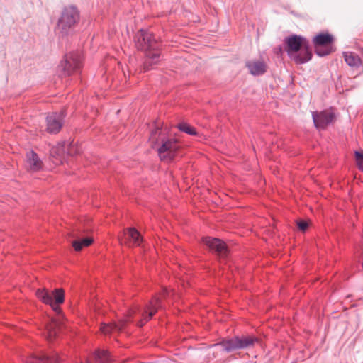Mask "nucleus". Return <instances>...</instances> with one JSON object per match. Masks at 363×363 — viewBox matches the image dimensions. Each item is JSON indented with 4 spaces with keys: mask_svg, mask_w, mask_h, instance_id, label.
Segmentation results:
<instances>
[{
    "mask_svg": "<svg viewBox=\"0 0 363 363\" xmlns=\"http://www.w3.org/2000/svg\"><path fill=\"white\" fill-rule=\"evenodd\" d=\"M79 67L80 61L75 55L67 56L65 62L61 64L64 76L70 75L73 72L79 69Z\"/></svg>",
    "mask_w": 363,
    "mask_h": 363,
    "instance_id": "obj_12",
    "label": "nucleus"
},
{
    "mask_svg": "<svg viewBox=\"0 0 363 363\" xmlns=\"http://www.w3.org/2000/svg\"><path fill=\"white\" fill-rule=\"evenodd\" d=\"M355 158L359 167L363 170V150L355 152Z\"/></svg>",
    "mask_w": 363,
    "mask_h": 363,
    "instance_id": "obj_23",
    "label": "nucleus"
},
{
    "mask_svg": "<svg viewBox=\"0 0 363 363\" xmlns=\"http://www.w3.org/2000/svg\"><path fill=\"white\" fill-rule=\"evenodd\" d=\"M161 308V303L160 298L155 296L149 303L146 306L143 312L142 313L143 319H141L137 325L139 327L143 326L146 322L151 319V318L157 313V310Z\"/></svg>",
    "mask_w": 363,
    "mask_h": 363,
    "instance_id": "obj_10",
    "label": "nucleus"
},
{
    "mask_svg": "<svg viewBox=\"0 0 363 363\" xmlns=\"http://www.w3.org/2000/svg\"><path fill=\"white\" fill-rule=\"evenodd\" d=\"M203 241L211 251L216 252L219 257H224L227 255L228 252V247L225 242L221 240L213 238H203Z\"/></svg>",
    "mask_w": 363,
    "mask_h": 363,
    "instance_id": "obj_11",
    "label": "nucleus"
},
{
    "mask_svg": "<svg viewBox=\"0 0 363 363\" xmlns=\"http://www.w3.org/2000/svg\"><path fill=\"white\" fill-rule=\"evenodd\" d=\"M79 19V13L73 6H65L58 18L56 29L62 34H67Z\"/></svg>",
    "mask_w": 363,
    "mask_h": 363,
    "instance_id": "obj_4",
    "label": "nucleus"
},
{
    "mask_svg": "<svg viewBox=\"0 0 363 363\" xmlns=\"http://www.w3.org/2000/svg\"><path fill=\"white\" fill-rule=\"evenodd\" d=\"M156 44L152 33L143 30H140L138 33L136 45L139 49L147 52V60L145 64V69H149L147 67L148 65L155 64L158 62L160 52L157 50Z\"/></svg>",
    "mask_w": 363,
    "mask_h": 363,
    "instance_id": "obj_3",
    "label": "nucleus"
},
{
    "mask_svg": "<svg viewBox=\"0 0 363 363\" xmlns=\"http://www.w3.org/2000/svg\"><path fill=\"white\" fill-rule=\"evenodd\" d=\"M130 242H132L134 245H140L143 238L140 233L134 228L127 229Z\"/></svg>",
    "mask_w": 363,
    "mask_h": 363,
    "instance_id": "obj_19",
    "label": "nucleus"
},
{
    "mask_svg": "<svg viewBox=\"0 0 363 363\" xmlns=\"http://www.w3.org/2000/svg\"><path fill=\"white\" fill-rule=\"evenodd\" d=\"M50 154L55 158L54 162L56 164H62L65 154V145L59 144L57 146L52 147Z\"/></svg>",
    "mask_w": 363,
    "mask_h": 363,
    "instance_id": "obj_17",
    "label": "nucleus"
},
{
    "mask_svg": "<svg viewBox=\"0 0 363 363\" xmlns=\"http://www.w3.org/2000/svg\"><path fill=\"white\" fill-rule=\"evenodd\" d=\"M250 72L253 75H260L267 71V65L263 60H252L247 63Z\"/></svg>",
    "mask_w": 363,
    "mask_h": 363,
    "instance_id": "obj_15",
    "label": "nucleus"
},
{
    "mask_svg": "<svg viewBox=\"0 0 363 363\" xmlns=\"http://www.w3.org/2000/svg\"><path fill=\"white\" fill-rule=\"evenodd\" d=\"M312 116L314 125L318 129H325L335 120V115L332 110L313 112Z\"/></svg>",
    "mask_w": 363,
    "mask_h": 363,
    "instance_id": "obj_8",
    "label": "nucleus"
},
{
    "mask_svg": "<svg viewBox=\"0 0 363 363\" xmlns=\"http://www.w3.org/2000/svg\"><path fill=\"white\" fill-rule=\"evenodd\" d=\"M178 128L181 131H183L187 134H189L191 135H196L197 134L195 128L188 123H180V124H179Z\"/></svg>",
    "mask_w": 363,
    "mask_h": 363,
    "instance_id": "obj_22",
    "label": "nucleus"
},
{
    "mask_svg": "<svg viewBox=\"0 0 363 363\" xmlns=\"http://www.w3.org/2000/svg\"><path fill=\"white\" fill-rule=\"evenodd\" d=\"M65 116L64 112L48 114L46 118V130L49 133H57L62 128Z\"/></svg>",
    "mask_w": 363,
    "mask_h": 363,
    "instance_id": "obj_9",
    "label": "nucleus"
},
{
    "mask_svg": "<svg viewBox=\"0 0 363 363\" xmlns=\"http://www.w3.org/2000/svg\"><path fill=\"white\" fill-rule=\"evenodd\" d=\"M345 60L350 67H358L362 65V61L357 55L353 52H345Z\"/></svg>",
    "mask_w": 363,
    "mask_h": 363,
    "instance_id": "obj_18",
    "label": "nucleus"
},
{
    "mask_svg": "<svg viewBox=\"0 0 363 363\" xmlns=\"http://www.w3.org/2000/svg\"><path fill=\"white\" fill-rule=\"evenodd\" d=\"M94 359L96 363H110L111 362L108 352L104 350H98L94 354Z\"/></svg>",
    "mask_w": 363,
    "mask_h": 363,
    "instance_id": "obj_21",
    "label": "nucleus"
},
{
    "mask_svg": "<svg viewBox=\"0 0 363 363\" xmlns=\"http://www.w3.org/2000/svg\"><path fill=\"white\" fill-rule=\"evenodd\" d=\"M43 163L38 155L33 151L26 154V168L30 172H38L43 167Z\"/></svg>",
    "mask_w": 363,
    "mask_h": 363,
    "instance_id": "obj_13",
    "label": "nucleus"
},
{
    "mask_svg": "<svg viewBox=\"0 0 363 363\" xmlns=\"http://www.w3.org/2000/svg\"><path fill=\"white\" fill-rule=\"evenodd\" d=\"M57 361L58 358L55 353L51 354L40 353L28 357L26 362V363H57Z\"/></svg>",
    "mask_w": 363,
    "mask_h": 363,
    "instance_id": "obj_14",
    "label": "nucleus"
},
{
    "mask_svg": "<svg viewBox=\"0 0 363 363\" xmlns=\"http://www.w3.org/2000/svg\"><path fill=\"white\" fill-rule=\"evenodd\" d=\"M258 342L259 340L253 336L242 335L223 340L214 346L221 347L222 350L229 352L235 350L250 348Z\"/></svg>",
    "mask_w": 363,
    "mask_h": 363,
    "instance_id": "obj_5",
    "label": "nucleus"
},
{
    "mask_svg": "<svg viewBox=\"0 0 363 363\" xmlns=\"http://www.w3.org/2000/svg\"><path fill=\"white\" fill-rule=\"evenodd\" d=\"M297 225L299 230L305 231L308 227V223L305 220H299L297 222Z\"/></svg>",
    "mask_w": 363,
    "mask_h": 363,
    "instance_id": "obj_24",
    "label": "nucleus"
},
{
    "mask_svg": "<svg viewBox=\"0 0 363 363\" xmlns=\"http://www.w3.org/2000/svg\"><path fill=\"white\" fill-rule=\"evenodd\" d=\"M125 320H121L118 323H111L108 324H101V332L104 335L111 334L112 332L120 331L125 325Z\"/></svg>",
    "mask_w": 363,
    "mask_h": 363,
    "instance_id": "obj_16",
    "label": "nucleus"
},
{
    "mask_svg": "<svg viewBox=\"0 0 363 363\" xmlns=\"http://www.w3.org/2000/svg\"><path fill=\"white\" fill-rule=\"evenodd\" d=\"M134 313V311H131V312H130L128 315H130H130H132V313Z\"/></svg>",
    "mask_w": 363,
    "mask_h": 363,
    "instance_id": "obj_25",
    "label": "nucleus"
},
{
    "mask_svg": "<svg viewBox=\"0 0 363 363\" xmlns=\"http://www.w3.org/2000/svg\"><path fill=\"white\" fill-rule=\"evenodd\" d=\"M35 294L43 303L50 306L52 310L59 315L57 318H52L45 325V335L47 340L52 341L57 336L62 327V315H60L61 308L60 305L65 301V291L61 288L52 291L43 288L38 289Z\"/></svg>",
    "mask_w": 363,
    "mask_h": 363,
    "instance_id": "obj_1",
    "label": "nucleus"
},
{
    "mask_svg": "<svg viewBox=\"0 0 363 363\" xmlns=\"http://www.w3.org/2000/svg\"><path fill=\"white\" fill-rule=\"evenodd\" d=\"M333 37L328 33H320L313 38L315 52L319 56H325L333 52Z\"/></svg>",
    "mask_w": 363,
    "mask_h": 363,
    "instance_id": "obj_6",
    "label": "nucleus"
},
{
    "mask_svg": "<svg viewBox=\"0 0 363 363\" xmlns=\"http://www.w3.org/2000/svg\"><path fill=\"white\" fill-rule=\"evenodd\" d=\"M86 363H92L90 360H86Z\"/></svg>",
    "mask_w": 363,
    "mask_h": 363,
    "instance_id": "obj_26",
    "label": "nucleus"
},
{
    "mask_svg": "<svg viewBox=\"0 0 363 363\" xmlns=\"http://www.w3.org/2000/svg\"><path fill=\"white\" fill-rule=\"evenodd\" d=\"M285 44L289 57L296 64H303L311 59L308 43L304 38L293 35L285 39Z\"/></svg>",
    "mask_w": 363,
    "mask_h": 363,
    "instance_id": "obj_2",
    "label": "nucleus"
},
{
    "mask_svg": "<svg viewBox=\"0 0 363 363\" xmlns=\"http://www.w3.org/2000/svg\"><path fill=\"white\" fill-rule=\"evenodd\" d=\"M94 242L92 238H86L82 240H74L72 243V247L76 251H80L83 247L91 245Z\"/></svg>",
    "mask_w": 363,
    "mask_h": 363,
    "instance_id": "obj_20",
    "label": "nucleus"
},
{
    "mask_svg": "<svg viewBox=\"0 0 363 363\" xmlns=\"http://www.w3.org/2000/svg\"><path fill=\"white\" fill-rule=\"evenodd\" d=\"M179 145L174 140H168L163 143L158 149V154L162 160L170 162L177 155Z\"/></svg>",
    "mask_w": 363,
    "mask_h": 363,
    "instance_id": "obj_7",
    "label": "nucleus"
}]
</instances>
